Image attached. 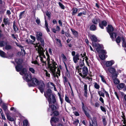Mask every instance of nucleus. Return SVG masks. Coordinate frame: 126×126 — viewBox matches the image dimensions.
<instances>
[{
    "label": "nucleus",
    "instance_id": "5fc2aeb1",
    "mask_svg": "<svg viewBox=\"0 0 126 126\" xmlns=\"http://www.w3.org/2000/svg\"><path fill=\"white\" fill-rule=\"evenodd\" d=\"M36 22L37 23L39 24L40 23V20L39 18H37V19L36 20Z\"/></svg>",
    "mask_w": 126,
    "mask_h": 126
},
{
    "label": "nucleus",
    "instance_id": "9b49d317",
    "mask_svg": "<svg viewBox=\"0 0 126 126\" xmlns=\"http://www.w3.org/2000/svg\"><path fill=\"white\" fill-rule=\"evenodd\" d=\"M90 37L91 39L92 43H94V42H96L97 41V38L94 35H91L90 36Z\"/></svg>",
    "mask_w": 126,
    "mask_h": 126
},
{
    "label": "nucleus",
    "instance_id": "603ef678",
    "mask_svg": "<svg viewBox=\"0 0 126 126\" xmlns=\"http://www.w3.org/2000/svg\"><path fill=\"white\" fill-rule=\"evenodd\" d=\"M1 116L2 118L4 120H6V118H5V117L4 116V114L3 113H2L1 114Z\"/></svg>",
    "mask_w": 126,
    "mask_h": 126
},
{
    "label": "nucleus",
    "instance_id": "69168bd1",
    "mask_svg": "<svg viewBox=\"0 0 126 126\" xmlns=\"http://www.w3.org/2000/svg\"><path fill=\"white\" fill-rule=\"evenodd\" d=\"M103 92L106 94V96H109V94L108 92L104 89H103Z\"/></svg>",
    "mask_w": 126,
    "mask_h": 126
},
{
    "label": "nucleus",
    "instance_id": "f03ea898",
    "mask_svg": "<svg viewBox=\"0 0 126 126\" xmlns=\"http://www.w3.org/2000/svg\"><path fill=\"white\" fill-rule=\"evenodd\" d=\"M44 95L48 101L49 108L51 109L52 111H53L56 109V108L55 105H51L52 101L53 103L56 102L55 96L52 94V91L50 89H48L46 93H45Z\"/></svg>",
    "mask_w": 126,
    "mask_h": 126
},
{
    "label": "nucleus",
    "instance_id": "dca6fc26",
    "mask_svg": "<svg viewBox=\"0 0 126 126\" xmlns=\"http://www.w3.org/2000/svg\"><path fill=\"white\" fill-rule=\"evenodd\" d=\"M79 55L77 54H76L75 56H74L73 57V60L74 62L76 63L78 62V61L79 60Z\"/></svg>",
    "mask_w": 126,
    "mask_h": 126
},
{
    "label": "nucleus",
    "instance_id": "c85d7f7f",
    "mask_svg": "<svg viewBox=\"0 0 126 126\" xmlns=\"http://www.w3.org/2000/svg\"><path fill=\"white\" fill-rule=\"evenodd\" d=\"M73 12H72V14L74 15L76 14L78 11V9L76 8H74L73 9Z\"/></svg>",
    "mask_w": 126,
    "mask_h": 126
},
{
    "label": "nucleus",
    "instance_id": "412c9836",
    "mask_svg": "<svg viewBox=\"0 0 126 126\" xmlns=\"http://www.w3.org/2000/svg\"><path fill=\"white\" fill-rule=\"evenodd\" d=\"M71 30L72 32V34L75 36H77L78 35V33L77 31H75L74 30L71 29Z\"/></svg>",
    "mask_w": 126,
    "mask_h": 126
},
{
    "label": "nucleus",
    "instance_id": "338daca9",
    "mask_svg": "<svg viewBox=\"0 0 126 126\" xmlns=\"http://www.w3.org/2000/svg\"><path fill=\"white\" fill-rule=\"evenodd\" d=\"M84 91H87V85L85 84L84 86Z\"/></svg>",
    "mask_w": 126,
    "mask_h": 126
},
{
    "label": "nucleus",
    "instance_id": "4468645a",
    "mask_svg": "<svg viewBox=\"0 0 126 126\" xmlns=\"http://www.w3.org/2000/svg\"><path fill=\"white\" fill-rule=\"evenodd\" d=\"M114 63V61L112 60L107 61L106 62V65L107 67H109L112 66Z\"/></svg>",
    "mask_w": 126,
    "mask_h": 126
},
{
    "label": "nucleus",
    "instance_id": "aec40b11",
    "mask_svg": "<svg viewBox=\"0 0 126 126\" xmlns=\"http://www.w3.org/2000/svg\"><path fill=\"white\" fill-rule=\"evenodd\" d=\"M125 84L123 83H120L117 86V87L119 89H121L123 88Z\"/></svg>",
    "mask_w": 126,
    "mask_h": 126
},
{
    "label": "nucleus",
    "instance_id": "0e129e2a",
    "mask_svg": "<svg viewBox=\"0 0 126 126\" xmlns=\"http://www.w3.org/2000/svg\"><path fill=\"white\" fill-rule=\"evenodd\" d=\"M32 63H33L34 64H37L38 65H39V64L38 63V62L36 61H32Z\"/></svg>",
    "mask_w": 126,
    "mask_h": 126
},
{
    "label": "nucleus",
    "instance_id": "f8f14e48",
    "mask_svg": "<svg viewBox=\"0 0 126 126\" xmlns=\"http://www.w3.org/2000/svg\"><path fill=\"white\" fill-rule=\"evenodd\" d=\"M107 31L109 33H110L114 31V29L113 27L111 25H109L107 28Z\"/></svg>",
    "mask_w": 126,
    "mask_h": 126
},
{
    "label": "nucleus",
    "instance_id": "a19ab883",
    "mask_svg": "<svg viewBox=\"0 0 126 126\" xmlns=\"http://www.w3.org/2000/svg\"><path fill=\"white\" fill-rule=\"evenodd\" d=\"M61 57L63 58V60L64 61H66V60L67 59L66 56L63 54H61Z\"/></svg>",
    "mask_w": 126,
    "mask_h": 126
},
{
    "label": "nucleus",
    "instance_id": "c03bdc74",
    "mask_svg": "<svg viewBox=\"0 0 126 126\" xmlns=\"http://www.w3.org/2000/svg\"><path fill=\"white\" fill-rule=\"evenodd\" d=\"M86 12H81L78 14V16H81L82 15H85L86 14Z\"/></svg>",
    "mask_w": 126,
    "mask_h": 126
},
{
    "label": "nucleus",
    "instance_id": "79ce46f5",
    "mask_svg": "<svg viewBox=\"0 0 126 126\" xmlns=\"http://www.w3.org/2000/svg\"><path fill=\"white\" fill-rule=\"evenodd\" d=\"M25 11H23V12H21L20 13V14L19 16V18L20 19L22 18L23 14L25 13Z\"/></svg>",
    "mask_w": 126,
    "mask_h": 126
},
{
    "label": "nucleus",
    "instance_id": "ddd939ff",
    "mask_svg": "<svg viewBox=\"0 0 126 126\" xmlns=\"http://www.w3.org/2000/svg\"><path fill=\"white\" fill-rule=\"evenodd\" d=\"M92 21L93 23L96 24L99 22L100 19L97 17H95L92 19Z\"/></svg>",
    "mask_w": 126,
    "mask_h": 126
},
{
    "label": "nucleus",
    "instance_id": "20e7f679",
    "mask_svg": "<svg viewBox=\"0 0 126 126\" xmlns=\"http://www.w3.org/2000/svg\"><path fill=\"white\" fill-rule=\"evenodd\" d=\"M15 62L17 64V65L16 66L15 68L16 70L19 72L22 70V66L21 64L23 62V60L21 59H16L15 60Z\"/></svg>",
    "mask_w": 126,
    "mask_h": 126
},
{
    "label": "nucleus",
    "instance_id": "6e6552de",
    "mask_svg": "<svg viewBox=\"0 0 126 126\" xmlns=\"http://www.w3.org/2000/svg\"><path fill=\"white\" fill-rule=\"evenodd\" d=\"M31 81L32 82V83L31 84H28V85L30 86H33L34 85H37L39 82L38 79L35 78H32Z\"/></svg>",
    "mask_w": 126,
    "mask_h": 126
},
{
    "label": "nucleus",
    "instance_id": "2f4dec72",
    "mask_svg": "<svg viewBox=\"0 0 126 126\" xmlns=\"http://www.w3.org/2000/svg\"><path fill=\"white\" fill-rule=\"evenodd\" d=\"M96 26L94 25H92L90 27V29L92 31H94L96 30Z\"/></svg>",
    "mask_w": 126,
    "mask_h": 126
},
{
    "label": "nucleus",
    "instance_id": "864d4df0",
    "mask_svg": "<svg viewBox=\"0 0 126 126\" xmlns=\"http://www.w3.org/2000/svg\"><path fill=\"white\" fill-rule=\"evenodd\" d=\"M46 15L49 18H50L51 16L49 12H46Z\"/></svg>",
    "mask_w": 126,
    "mask_h": 126
},
{
    "label": "nucleus",
    "instance_id": "9d476101",
    "mask_svg": "<svg viewBox=\"0 0 126 126\" xmlns=\"http://www.w3.org/2000/svg\"><path fill=\"white\" fill-rule=\"evenodd\" d=\"M93 46L96 49L97 52H99L100 49L102 48V46H101L99 44L97 43H93Z\"/></svg>",
    "mask_w": 126,
    "mask_h": 126
},
{
    "label": "nucleus",
    "instance_id": "bb28decb",
    "mask_svg": "<svg viewBox=\"0 0 126 126\" xmlns=\"http://www.w3.org/2000/svg\"><path fill=\"white\" fill-rule=\"evenodd\" d=\"M0 56L2 57H6L5 53L0 50Z\"/></svg>",
    "mask_w": 126,
    "mask_h": 126
},
{
    "label": "nucleus",
    "instance_id": "774afa93",
    "mask_svg": "<svg viewBox=\"0 0 126 126\" xmlns=\"http://www.w3.org/2000/svg\"><path fill=\"white\" fill-rule=\"evenodd\" d=\"M100 101H101L102 103H104V101L103 98L101 97H100L99 99Z\"/></svg>",
    "mask_w": 126,
    "mask_h": 126
},
{
    "label": "nucleus",
    "instance_id": "1a4fd4ad",
    "mask_svg": "<svg viewBox=\"0 0 126 126\" xmlns=\"http://www.w3.org/2000/svg\"><path fill=\"white\" fill-rule=\"evenodd\" d=\"M84 65V63L81 60L80 61L79 65H78L76 67V69L78 70L79 73L81 71V68Z\"/></svg>",
    "mask_w": 126,
    "mask_h": 126
},
{
    "label": "nucleus",
    "instance_id": "39448f33",
    "mask_svg": "<svg viewBox=\"0 0 126 126\" xmlns=\"http://www.w3.org/2000/svg\"><path fill=\"white\" fill-rule=\"evenodd\" d=\"M88 70L87 68L86 67H84L81 71L79 73V75L83 78H84L86 77L88 74Z\"/></svg>",
    "mask_w": 126,
    "mask_h": 126
},
{
    "label": "nucleus",
    "instance_id": "de8ad7c7",
    "mask_svg": "<svg viewBox=\"0 0 126 126\" xmlns=\"http://www.w3.org/2000/svg\"><path fill=\"white\" fill-rule=\"evenodd\" d=\"M65 100L66 102L68 103H70V101L69 100L68 97L66 95L65 96Z\"/></svg>",
    "mask_w": 126,
    "mask_h": 126
},
{
    "label": "nucleus",
    "instance_id": "e2e57ef3",
    "mask_svg": "<svg viewBox=\"0 0 126 126\" xmlns=\"http://www.w3.org/2000/svg\"><path fill=\"white\" fill-rule=\"evenodd\" d=\"M60 30V28L59 26H56V30L57 32H59Z\"/></svg>",
    "mask_w": 126,
    "mask_h": 126
},
{
    "label": "nucleus",
    "instance_id": "a18cd8bd",
    "mask_svg": "<svg viewBox=\"0 0 126 126\" xmlns=\"http://www.w3.org/2000/svg\"><path fill=\"white\" fill-rule=\"evenodd\" d=\"M59 6L62 9H64V6L63 4L61 3L60 2H59Z\"/></svg>",
    "mask_w": 126,
    "mask_h": 126
},
{
    "label": "nucleus",
    "instance_id": "393cba45",
    "mask_svg": "<svg viewBox=\"0 0 126 126\" xmlns=\"http://www.w3.org/2000/svg\"><path fill=\"white\" fill-rule=\"evenodd\" d=\"M45 26L47 32H50L49 30L48 27V25L47 21L46 20L45 21Z\"/></svg>",
    "mask_w": 126,
    "mask_h": 126
},
{
    "label": "nucleus",
    "instance_id": "4be33fe9",
    "mask_svg": "<svg viewBox=\"0 0 126 126\" xmlns=\"http://www.w3.org/2000/svg\"><path fill=\"white\" fill-rule=\"evenodd\" d=\"M99 56L101 59L103 60L107 57V56L104 54H101L99 55Z\"/></svg>",
    "mask_w": 126,
    "mask_h": 126
},
{
    "label": "nucleus",
    "instance_id": "680f3d73",
    "mask_svg": "<svg viewBox=\"0 0 126 126\" xmlns=\"http://www.w3.org/2000/svg\"><path fill=\"white\" fill-rule=\"evenodd\" d=\"M30 37L33 40V41H32V42H33V43L34 42L35 40V37L32 35H30Z\"/></svg>",
    "mask_w": 126,
    "mask_h": 126
},
{
    "label": "nucleus",
    "instance_id": "473e14b6",
    "mask_svg": "<svg viewBox=\"0 0 126 126\" xmlns=\"http://www.w3.org/2000/svg\"><path fill=\"white\" fill-rule=\"evenodd\" d=\"M99 53H101V54H106L107 53V52L105 50H99V52H98Z\"/></svg>",
    "mask_w": 126,
    "mask_h": 126
},
{
    "label": "nucleus",
    "instance_id": "4c0bfd02",
    "mask_svg": "<svg viewBox=\"0 0 126 126\" xmlns=\"http://www.w3.org/2000/svg\"><path fill=\"white\" fill-rule=\"evenodd\" d=\"M28 124V122L27 120H25L23 122V126H27Z\"/></svg>",
    "mask_w": 126,
    "mask_h": 126
},
{
    "label": "nucleus",
    "instance_id": "cd10ccee",
    "mask_svg": "<svg viewBox=\"0 0 126 126\" xmlns=\"http://www.w3.org/2000/svg\"><path fill=\"white\" fill-rule=\"evenodd\" d=\"M113 79L114 82L115 84H117L119 83V80L116 78H114Z\"/></svg>",
    "mask_w": 126,
    "mask_h": 126
},
{
    "label": "nucleus",
    "instance_id": "423d86ee",
    "mask_svg": "<svg viewBox=\"0 0 126 126\" xmlns=\"http://www.w3.org/2000/svg\"><path fill=\"white\" fill-rule=\"evenodd\" d=\"M108 70L112 74V78H116L117 77L118 74L116 73L115 69L112 67H110L109 68Z\"/></svg>",
    "mask_w": 126,
    "mask_h": 126
},
{
    "label": "nucleus",
    "instance_id": "8fccbe9b",
    "mask_svg": "<svg viewBox=\"0 0 126 126\" xmlns=\"http://www.w3.org/2000/svg\"><path fill=\"white\" fill-rule=\"evenodd\" d=\"M5 48V49L9 50L11 48V47L10 45H7L6 46Z\"/></svg>",
    "mask_w": 126,
    "mask_h": 126
},
{
    "label": "nucleus",
    "instance_id": "a211bd4d",
    "mask_svg": "<svg viewBox=\"0 0 126 126\" xmlns=\"http://www.w3.org/2000/svg\"><path fill=\"white\" fill-rule=\"evenodd\" d=\"M59 120L58 118H56V117H52L51 118V119L50 120V122L52 126H53L52 124V122H54L56 123L57 122H58L59 121Z\"/></svg>",
    "mask_w": 126,
    "mask_h": 126
},
{
    "label": "nucleus",
    "instance_id": "7c9ffc66",
    "mask_svg": "<svg viewBox=\"0 0 126 126\" xmlns=\"http://www.w3.org/2000/svg\"><path fill=\"white\" fill-rule=\"evenodd\" d=\"M2 108H3V110L5 112L7 110V107L6 106V104L4 103L2 105Z\"/></svg>",
    "mask_w": 126,
    "mask_h": 126
},
{
    "label": "nucleus",
    "instance_id": "052dcab7",
    "mask_svg": "<svg viewBox=\"0 0 126 126\" xmlns=\"http://www.w3.org/2000/svg\"><path fill=\"white\" fill-rule=\"evenodd\" d=\"M53 113L54 114V115L55 116H57L59 114V113L57 111H55Z\"/></svg>",
    "mask_w": 126,
    "mask_h": 126
},
{
    "label": "nucleus",
    "instance_id": "f257e3e1",
    "mask_svg": "<svg viewBox=\"0 0 126 126\" xmlns=\"http://www.w3.org/2000/svg\"><path fill=\"white\" fill-rule=\"evenodd\" d=\"M36 36L37 40L40 41L41 44L38 43L35 44H34V45L36 50H37L39 54V57L41 62L44 63L42 64L43 65H44V64L46 65V61L47 60L49 69L54 76L55 77H58V75L60 76V69L58 68L57 72L56 73L55 72L56 69L58 66L56 63L54 62L53 60L51 62H49V56L47 52L46 54L47 57V59L44 55V52L45 51L43 49V47L44 46V40L42 38V33L40 32H37Z\"/></svg>",
    "mask_w": 126,
    "mask_h": 126
},
{
    "label": "nucleus",
    "instance_id": "13d9d810",
    "mask_svg": "<svg viewBox=\"0 0 126 126\" xmlns=\"http://www.w3.org/2000/svg\"><path fill=\"white\" fill-rule=\"evenodd\" d=\"M45 72H46V75L47 77H50V74L49 73H48L47 72V71L46 70H45Z\"/></svg>",
    "mask_w": 126,
    "mask_h": 126
},
{
    "label": "nucleus",
    "instance_id": "7ed1b4c3",
    "mask_svg": "<svg viewBox=\"0 0 126 126\" xmlns=\"http://www.w3.org/2000/svg\"><path fill=\"white\" fill-rule=\"evenodd\" d=\"M26 70L25 68H23L20 72L21 75H25L24 78L25 80L27 82L31 80V76L29 74H26Z\"/></svg>",
    "mask_w": 126,
    "mask_h": 126
},
{
    "label": "nucleus",
    "instance_id": "e433bc0d",
    "mask_svg": "<svg viewBox=\"0 0 126 126\" xmlns=\"http://www.w3.org/2000/svg\"><path fill=\"white\" fill-rule=\"evenodd\" d=\"M98 93L100 96H102L103 97H104V94L103 92H102L101 91H99Z\"/></svg>",
    "mask_w": 126,
    "mask_h": 126
},
{
    "label": "nucleus",
    "instance_id": "ea45409f",
    "mask_svg": "<svg viewBox=\"0 0 126 126\" xmlns=\"http://www.w3.org/2000/svg\"><path fill=\"white\" fill-rule=\"evenodd\" d=\"M102 80V81L104 83H106V81L104 79V76H100Z\"/></svg>",
    "mask_w": 126,
    "mask_h": 126
},
{
    "label": "nucleus",
    "instance_id": "09e8293b",
    "mask_svg": "<svg viewBox=\"0 0 126 126\" xmlns=\"http://www.w3.org/2000/svg\"><path fill=\"white\" fill-rule=\"evenodd\" d=\"M84 112L85 113V114L87 117H88L90 119L91 118V116H90V115H89L88 113L86 111H84Z\"/></svg>",
    "mask_w": 126,
    "mask_h": 126
},
{
    "label": "nucleus",
    "instance_id": "c9c22d12",
    "mask_svg": "<svg viewBox=\"0 0 126 126\" xmlns=\"http://www.w3.org/2000/svg\"><path fill=\"white\" fill-rule=\"evenodd\" d=\"M94 87L96 89H98L100 87L98 85L97 83L95 82L94 83Z\"/></svg>",
    "mask_w": 126,
    "mask_h": 126
},
{
    "label": "nucleus",
    "instance_id": "6ab92c4d",
    "mask_svg": "<svg viewBox=\"0 0 126 126\" xmlns=\"http://www.w3.org/2000/svg\"><path fill=\"white\" fill-rule=\"evenodd\" d=\"M110 36V38L113 40L115 38L116 36V33L112 32L109 33Z\"/></svg>",
    "mask_w": 126,
    "mask_h": 126
},
{
    "label": "nucleus",
    "instance_id": "37998d69",
    "mask_svg": "<svg viewBox=\"0 0 126 126\" xmlns=\"http://www.w3.org/2000/svg\"><path fill=\"white\" fill-rule=\"evenodd\" d=\"M116 42L118 43H120L121 41L120 37L119 36L117 37L116 39Z\"/></svg>",
    "mask_w": 126,
    "mask_h": 126
},
{
    "label": "nucleus",
    "instance_id": "0eeeda50",
    "mask_svg": "<svg viewBox=\"0 0 126 126\" xmlns=\"http://www.w3.org/2000/svg\"><path fill=\"white\" fill-rule=\"evenodd\" d=\"M38 88L40 92L43 93L44 91V89L45 87V85L43 81H39L38 84Z\"/></svg>",
    "mask_w": 126,
    "mask_h": 126
},
{
    "label": "nucleus",
    "instance_id": "5701e85b",
    "mask_svg": "<svg viewBox=\"0 0 126 126\" xmlns=\"http://www.w3.org/2000/svg\"><path fill=\"white\" fill-rule=\"evenodd\" d=\"M54 84L53 83L51 82H49L47 84V86L48 88H52L53 87L52 86H54Z\"/></svg>",
    "mask_w": 126,
    "mask_h": 126
},
{
    "label": "nucleus",
    "instance_id": "49530a36",
    "mask_svg": "<svg viewBox=\"0 0 126 126\" xmlns=\"http://www.w3.org/2000/svg\"><path fill=\"white\" fill-rule=\"evenodd\" d=\"M102 121L104 125V126L106 125L107 124V122L105 119L104 118H102Z\"/></svg>",
    "mask_w": 126,
    "mask_h": 126
},
{
    "label": "nucleus",
    "instance_id": "72a5a7b5",
    "mask_svg": "<svg viewBox=\"0 0 126 126\" xmlns=\"http://www.w3.org/2000/svg\"><path fill=\"white\" fill-rule=\"evenodd\" d=\"M26 42L28 44H33V42L30 39H28L26 40Z\"/></svg>",
    "mask_w": 126,
    "mask_h": 126
},
{
    "label": "nucleus",
    "instance_id": "4d7b16f0",
    "mask_svg": "<svg viewBox=\"0 0 126 126\" xmlns=\"http://www.w3.org/2000/svg\"><path fill=\"white\" fill-rule=\"evenodd\" d=\"M82 108L84 111H86L85 110V109L86 108L84 106V104L83 103H82Z\"/></svg>",
    "mask_w": 126,
    "mask_h": 126
},
{
    "label": "nucleus",
    "instance_id": "c756f323",
    "mask_svg": "<svg viewBox=\"0 0 126 126\" xmlns=\"http://www.w3.org/2000/svg\"><path fill=\"white\" fill-rule=\"evenodd\" d=\"M3 21L5 25H6L9 23V19L8 18H4L3 19Z\"/></svg>",
    "mask_w": 126,
    "mask_h": 126
},
{
    "label": "nucleus",
    "instance_id": "6e6d98bb",
    "mask_svg": "<svg viewBox=\"0 0 126 126\" xmlns=\"http://www.w3.org/2000/svg\"><path fill=\"white\" fill-rule=\"evenodd\" d=\"M79 122V121L78 120H76V121H75L74 122V124L75 125H78V123Z\"/></svg>",
    "mask_w": 126,
    "mask_h": 126
},
{
    "label": "nucleus",
    "instance_id": "b1692460",
    "mask_svg": "<svg viewBox=\"0 0 126 126\" xmlns=\"http://www.w3.org/2000/svg\"><path fill=\"white\" fill-rule=\"evenodd\" d=\"M7 116V119L10 121H13L14 120V119L11 117L10 116H9L8 114L7 113H6Z\"/></svg>",
    "mask_w": 126,
    "mask_h": 126
},
{
    "label": "nucleus",
    "instance_id": "f704fd0d",
    "mask_svg": "<svg viewBox=\"0 0 126 126\" xmlns=\"http://www.w3.org/2000/svg\"><path fill=\"white\" fill-rule=\"evenodd\" d=\"M15 22L14 21L13 23V29L14 31H17L18 30L15 24Z\"/></svg>",
    "mask_w": 126,
    "mask_h": 126
},
{
    "label": "nucleus",
    "instance_id": "a878e982",
    "mask_svg": "<svg viewBox=\"0 0 126 126\" xmlns=\"http://www.w3.org/2000/svg\"><path fill=\"white\" fill-rule=\"evenodd\" d=\"M7 43L5 41H0V47H2L4 46L5 45H6Z\"/></svg>",
    "mask_w": 126,
    "mask_h": 126
},
{
    "label": "nucleus",
    "instance_id": "bf43d9fd",
    "mask_svg": "<svg viewBox=\"0 0 126 126\" xmlns=\"http://www.w3.org/2000/svg\"><path fill=\"white\" fill-rule=\"evenodd\" d=\"M100 108H101V110H102V111H103L104 112H106V110H105V108H104V107H103L102 106H100Z\"/></svg>",
    "mask_w": 126,
    "mask_h": 126
},
{
    "label": "nucleus",
    "instance_id": "58836bf2",
    "mask_svg": "<svg viewBox=\"0 0 126 126\" xmlns=\"http://www.w3.org/2000/svg\"><path fill=\"white\" fill-rule=\"evenodd\" d=\"M29 70L33 74H34L35 70L34 69L32 68H30L29 69Z\"/></svg>",
    "mask_w": 126,
    "mask_h": 126
},
{
    "label": "nucleus",
    "instance_id": "2eb2a0df",
    "mask_svg": "<svg viewBox=\"0 0 126 126\" xmlns=\"http://www.w3.org/2000/svg\"><path fill=\"white\" fill-rule=\"evenodd\" d=\"M99 27L102 29H104V26H106L107 25V23L105 21H102L101 23H100L99 24Z\"/></svg>",
    "mask_w": 126,
    "mask_h": 126
},
{
    "label": "nucleus",
    "instance_id": "3c124183",
    "mask_svg": "<svg viewBox=\"0 0 126 126\" xmlns=\"http://www.w3.org/2000/svg\"><path fill=\"white\" fill-rule=\"evenodd\" d=\"M56 40L60 44V47H61L62 46V44L61 43V41L60 40L56 38Z\"/></svg>",
    "mask_w": 126,
    "mask_h": 126
},
{
    "label": "nucleus",
    "instance_id": "f3484780",
    "mask_svg": "<svg viewBox=\"0 0 126 126\" xmlns=\"http://www.w3.org/2000/svg\"><path fill=\"white\" fill-rule=\"evenodd\" d=\"M90 126H97V121L95 119H94L92 120V124L91 122H90Z\"/></svg>",
    "mask_w": 126,
    "mask_h": 126
}]
</instances>
